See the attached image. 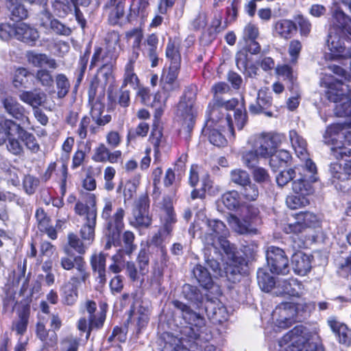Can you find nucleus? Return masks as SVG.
<instances>
[{"mask_svg": "<svg viewBox=\"0 0 351 351\" xmlns=\"http://www.w3.org/2000/svg\"><path fill=\"white\" fill-rule=\"evenodd\" d=\"M205 226L206 230L202 235V239L205 245L213 247L215 252L221 247L227 255L228 261V267L226 268V273H245V260L236 255L234 246L226 239L228 230L223 222L218 219H206Z\"/></svg>", "mask_w": 351, "mask_h": 351, "instance_id": "obj_1", "label": "nucleus"}, {"mask_svg": "<svg viewBox=\"0 0 351 351\" xmlns=\"http://www.w3.org/2000/svg\"><path fill=\"white\" fill-rule=\"evenodd\" d=\"M285 140L283 134L272 132L261 133L250 137L248 144L252 149L243 152V163L249 168H254L258 164L260 158L272 157Z\"/></svg>", "mask_w": 351, "mask_h": 351, "instance_id": "obj_2", "label": "nucleus"}, {"mask_svg": "<svg viewBox=\"0 0 351 351\" xmlns=\"http://www.w3.org/2000/svg\"><path fill=\"white\" fill-rule=\"evenodd\" d=\"M219 114L220 112L215 109L211 113H208V119L203 129V132L208 136L211 144L217 147H223L227 144V140L221 131L224 132L225 130H228L231 136L234 137V124L230 114H227L225 118H221Z\"/></svg>", "mask_w": 351, "mask_h": 351, "instance_id": "obj_3", "label": "nucleus"}, {"mask_svg": "<svg viewBox=\"0 0 351 351\" xmlns=\"http://www.w3.org/2000/svg\"><path fill=\"white\" fill-rule=\"evenodd\" d=\"M321 84L325 88L326 95L328 100L336 103V114L339 117L351 116V99L346 95L343 83L336 80L331 75H327L322 79Z\"/></svg>", "mask_w": 351, "mask_h": 351, "instance_id": "obj_4", "label": "nucleus"}, {"mask_svg": "<svg viewBox=\"0 0 351 351\" xmlns=\"http://www.w3.org/2000/svg\"><path fill=\"white\" fill-rule=\"evenodd\" d=\"M323 138L326 144L333 145L331 154L336 159H343L348 149L345 143H351V128L345 124H332L326 128Z\"/></svg>", "mask_w": 351, "mask_h": 351, "instance_id": "obj_5", "label": "nucleus"}, {"mask_svg": "<svg viewBox=\"0 0 351 351\" xmlns=\"http://www.w3.org/2000/svg\"><path fill=\"white\" fill-rule=\"evenodd\" d=\"M238 105V100L232 99L227 101L223 99H217L212 108L210 110L209 113H211L215 109L220 112L219 117L225 118L227 114L232 117V114L228 111L233 110L234 120L236 127L238 130L243 129L247 122V114L245 109L243 107L237 108ZM232 119V118L231 117Z\"/></svg>", "mask_w": 351, "mask_h": 351, "instance_id": "obj_6", "label": "nucleus"}, {"mask_svg": "<svg viewBox=\"0 0 351 351\" xmlns=\"http://www.w3.org/2000/svg\"><path fill=\"white\" fill-rule=\"evenodd\" d=\"M75 213L84 217V223L80 230V234L84 241L91 243L95 238V228L97 221V209L88 208L82 202H77L75 206Z\"/></svg>", "mask_w": 351, "mask_h": 351, "instance_id": "obj_7", "label": "nucleus"}, {"mask_svg": "<svg viewBox=\"0 0 351 351\" xmlns=\"http://www.w3.org/2000/svg\"><path fill=\"white\" fill-rule=\"evenodd\" d=\"M309 341L302 326H295L278 342V351H302Z\"/></svg>", "mask_w": 351, "mask_h": 351, "instance_id": "obj_8", "label": "nucleus"}, {"mask_svg": "<svg viewBox=\"0 0 351 351\" xmlns=\"http://www.w3.org/2000/svg\"><path fill=\"white\" fill-rule=\"evenodd\" d=\"M173 304L175 308L182 312L183 319L190 325V329L192 331L191 337L195 339L200 338L201 333L206 326L204 317L180 301L175 300L173 302Z\"/></svg>", "mask_w": 351, "mask_h": 351, "instance_id": "obj_9", "label": "nucleus"}, {"mask_svg": "<svg viewBox=\"0 0 351 351\" xmlns=\"http://www.w3.org/2000/svg\"><path fill=\"white\" fill-rule=\"evenodd\" d=\"M112 210V202L108 199H106L101 217L106 221V229L111 230L113 239L117 240L118 231L123 230L124 228L123 218L125 213L124 209L120 207L111 215Z\"/></svg>", "mask_w": 351, "mask_h": 351, "instance_id": "obj_10", "label": "nucleus"}, {"mask_svg": "<svg viewBox=\"0 0 351 351\" xmlns=\"http://www.w3.org/2000/svg\"><path fill=\"white\" fill-rule=\"evenodd\" d=\"M266 258L271 273L285 275L289 272V259L281 248L269 247L266 252Z\"/></svg>", "mask_w": 351, "mask_h": 351, "instance_id": "obj_11", "label": "nucleus"}, {"mask_svg": "<svg viewBox=\"0 0 351 351\" xmlns=\"http://www.w3.org/2000/svg\"><path fill=\"white\" fill-rule=\"evenodd\" d=\"M149 199L146 195L138 198L129 218L130 224L135 228H147L151 225L152 219L149 215Z\"/></svg>", "mask_w": 351, "mask_h": 351, "instance_id": "obj_12", "label": "nucleus"}, {"mask_svg": "<svg viewBox=\"0 0 351 351\" xmlns=\"http://www.w3.org/2000/svg\"><path fill=\"white\" fill-rule=\"evenodd\" d=\"M343 34L332 29L329 31L327 45L330 51L328 56L331 60H346L351 52V48H346L344 45Z\"/></svg>", "mask_w": 351, "mask_h": 351, "instance_id": "obj_13", "label": "nucleus"}, {"mask_svg": "<svg viewBox=\"0 0 351 351\" xmlns=\"http://www.w3.org/2000/svg\"><path fill=\"white\" fill-rule=\"evenodd\" d=\"M295 314L294 305L289 302L281 303L272 313V319L280 328H287L291 326Z\"/></svg>", "mask_w": 351, "mask_h": 351, "instance_id": "obj_14", "label": "nucleus"}, {"mask_svg": "<svg viewBox=\"0 0 351 351\" xmlns=\"http://www.w3.org/2000/svg\"><path fill=\"white\" fill-rule=\"evenodd\" d=\"M204 304L208 319L214 324H220L227 320V309L218 299L206 300Z\"/></svg>", "mask_w": 351, "mask_h": 351, "instance_id": "obj_15", "label": "nucleus"}, {"mask_svg": "<svg viewBox=\"0 0 351 351\" xmlns=\"http://www.w3.org/2000/svg\"><path fill=\"white\" fill-rule=\"evenodd\" d=\"M81 279L77 276H72L60 289L62 302L67 306H73L78 298V287Z\"/></svg>", "mask_w": 351, "mask_h": 351, "instance_id": "obj_16", "label": "nucleus"}, {"mask_svg": "<svg viewBox=\"0 0 351 351\" xmlns=\"http://www.w3.org/2000/svg\"><path fill=\"white\" fill-rule=\"evenodd\" d=\"M197 110L192 99H182L178 105L177 115L182 120V125L191 130L194 124Z\"/></svg>", "mask_w": 351, "mask_h": 351, "instance_id": "obj_17", "label": "nucleus"}, {"mask_svg": "<svg viewBox=\"0 0 351 351\" xmlns=\"http://www.w3.org/2000/svg\"><path fill=\"white\" fill-rule=\"evenodd\" d=\"M5 110L14 119L21 121L22 124L28 127L30 125V121L28 117L25 114V110L16 99L12 97L5 98L3 101Z\"/></svg>", "mask_w": 351, "mask_h": 351, "instance_id": "obj_18", "label": "nucleus"}, {"mask_svg": "<svg viewBox=\"0 0 351 351\" xmlns=\"http://www.w3.org/2000/svg\"><path fill=\"white\" fill-rule=\"evenodd\" d=\"M276 287L278 289V293L290 296L300 297L304 292V285L293 278L278 281Z\"/></svg>", "mask_w": 351, "mask_h": 351, "instance_id": "obj_19", "label": "nucleus"}, {"mask_svg": "<svg viewBox=\"0 0 351 351\" xmlns=\"http://www.w3.org/2000/svg\"><path fill=\"white\" fill-rule=\"evenodd\" d=\"M60 265L64 269L71 270L75 267L78 271L82 282H85L89 278L90 274L86 269V263L83 257L75 256L73 260L69 257H62L60 260Z\"/></svg>", "mask_w": 351, "mask_h": 351, "instance_id": "obj_20", "label": "nucleus"}, {"mask_svg": "<svg viewBox=\"0 0 351 351\" xmlns=\"http://www.w3.org/2000/svg\"><path fill=\"white\" fill-rule=\"evenodd\" d=\"M138 59L137 52L131 53L128 58V62L125 66L123 80L122 88H125L130 85L132 88L135 89L138 85V78L134 73V64Z\"/></svg>", "mask_w": 351, "mask_h": 351, "instance_id": "obj_21", "label": "nucleus"}, {"mask_svg": "<svg viewBox=\"0 0 351 351\" xmlns=\"http://www.w3.org/2000/svg\"><path fill=\"white\" fill-rule=\"evenodd\" d=\"M15 36L18 40L33 46L38 39L39 34L36 29L21 23L15 25Z\"/></svg>", "mask_w": 351, "mask_h": 351, "instance_id": "obj_22", "label": "nucleus"}, {"mask_svg": "<svg viewBox=\"0 0 351 351\" xmlns=\"http://www.w3.org/2000/svg\"><path fill=\"white\" fill-rule=\"evenodd\" d=\"M90 0H53L52 8L54 13L59 17H64L73 11L76 4L87 6Z\"/></svg>", "mask_w": 351, "mask_h": 351, "instance_id": "obj_23", "label": "nucleus"}, {"mask_svg": "<svg viewBox=\"0 0 351 351\" xmlns=\"http://www.w3.org/2000/svg\"><path fill=\"white\" fill-rule=\"evenodd\" d=\"M347 154L344 157H348L350 159H346V163L343 167L337 162L330 165V171L332 177L337 180L344 181L351 178V149H346Z\"/></svg>", "mask_w": 351, "mask_h": 351, "instance_id": "obj_24", "label": "nucleus"}, {"mask_svg": "<svg viewBox=\"0 0 351 351\" xmlns=\"http://www.w3.org/2000/svg\"><path fill=\"white\" fill-rule=\"evenodd\" d=\"M291 263L294 272L300 276H305L311 269V257L302 252L292 256Z\"/></svg>", "mask_w": 351, "mask_h": 351, "instance_id": "obj_25", "label": "nucleus"}, {"mask_svg": "<svg viewBox=\"0 0 351 351\" xmlns=\"http://www.w3.org/2000/svg\"><path fill=\"white\" fill-rule=\"evenodd\" d=\"M144 55L149 58L151 62V66L156 67L159 62L158 54L157 52L158 38L155 34L149 35L145 40Z\"/></svg>", "mask_w": 351, "mask_h": 351, "instance_id": "obj_26", "label": "nucleus"}, {"mask_svg": "<svg viewBox=\"0 0 351 351\" xmlns=\"http://www.w3.org/2000/svg\"><path fill=\"white\" fill-rule=\"evenodd\" d=\"M180 44L178 40L170 38L167 44L165 55L169 62V67L180 68Z\"/></svg>", "mask_w": 351, "mask_h": 351, "instance_id": "obj_27", "label": "nucleus"}, {"mask_svg": "<svg viewBox=\"0 0 351 351\" xmlns=\"http://www.w3.org/2000/svg\"><path fill=\"white\" fill-rule=\"evenodd\" d=\"M27 62L35 67L48 66L49 69H56L58 64L56 60L49 58L45 53H38L34 51H27L26 53Z\"/></svg>", "mask_w": 351, "mask_h": 351, "instance_id": "obj_28", "label": "nucleus"}, {"mask_svg": "<svg viewBox=\"0 0 351 351\" xmlns=\"http://www.w3.org/2000/svg\"><path fill=\"white\" fill-rule=\"evenodd\" d=\"M271 105V98L267 95L265 91L260 90L258 92L256 102L250 105L249 109L253 114L264 113L267 117H272L273 114L266 110Z\"/></svg>", "mask_w": 351, "mask_h": 351, "instance_id": "obj_29", "label": "nucleus"}, {"mask_svg": "<svg viewBox=\"0 0 351 351\" xmlns=\"http://www.w3.org/2000/svg\"><path fill=\"white\" fill-rule=\"evenodd\" d=\"M74 143V138L72 136H69L64 140L61 147L60 160L62 162V169L63 179L62 188H64L66 184V179L67 176V162L70 159V154L72 152Z\"/></svg>", "mask_w": 351, "mask_h": 351, "instance_id": "obj_30", "label": "nucleus"}, {"mask_svg": "<svg viewBox=\"0 0 351 351\" xmlns=\"http://www.w3.org/2000/svg\"><path fill=\"white\" fill-rule=\"evenodd\" d=\"M21 128L19 124L10 119H0V145L3 144L8 138L13 136L15 133L18 135Z\"/></svg>", "mask_w": 351, "mask_h": 351, "instance_id": "obj_31", "label": "nucleus"}, {"mask_svg": "<svg viewBox=\"0 0 351 351\" xmlns=\"http://www.w3.org/2000/svg\"><path fill=\"white\" fill-rule=\"evenodd\" d=\"M289 141L297 156L300 159H306L307 156V143L306 140L295 130L289 132Z\"/></svg>", "mask_w": 351, "mask_h": 351, "instance_id": "obj_32", "label": "nucleus"}, {"mask_svg": "<svg viewBox=\"0 0 351 351\" xmlns=\"http://www.w3.org/2000/svg\"><path fill=\"white\" fill-rule=\"evenodd\" d=\"M329 326L339 339L340 343L347 346L351 343V330L346 325L335 319L328 321Z\"/></svg>", "mask_w": 351, "mask_h": 351, "instance_id": "obj_33", "label": "nucleus"}, {"mask_svg": "<svg viewBox=\"0 0 351 351\" xmlns=\"http://www.w3.org/2000/svg\"><path fill=\"white\" fill-rule=\"evenodd\" d=\"M332 16L333 24L337 27V29H331L341 34L347 32L351 35V19L339 9L335 11Z\"/></svg>", "mask_w": 351, "mask_h": 351, "instance_id": "obj_34", "label": "nucleus"}, {"mask_svg": "<svg viewBox=\"0 0 351 351\" xmlns=\"http://www.w3.org/2000/svg\"><path fill=\"white\" fill-rule=\"evenodd\" d=\"M296 29L295 24L287 19L280 20L274 25L275 33L285 39L290 38Z\"/></svg>", "mask_w": 351, "mask_h": 351, "instance_id": "obj_35", "label": "nucleus"}, {"mask_svg": "<svg viewBox=\"0 0 351 351\" xmlns=\"http://www.w3.org/2000/svg\"><path fill=\"white\" fill-rule=\"evenodd\" d=\"M104 110V106L101 102H95L91 107V118L98 126H104L111 121V115H102Z\"/></svg>", "mask_w": 351, "mask_h": 351, "instance_id": "obj_36", "label": "nucleus"}, {"mask_svg": "<svg viewBox=\"0 0 351 351\" xmlns=\"http://www.w3.org/2000/svg\"><path fill=\"white\" fill-rule=\"evenodd\" d=\"M6 5L12 20L21 21L27 17L28 11L20 0L8 1Z\"/></svg>", "mask_w": 351, "mask_h": 351, "instance_id": "obj_37", "label": "nucleus"}, {"mask_svg": "<svg viewBox=\"0 0 351 351\" xmlns=\"http://www.w3.org/2000/svg\"><path fill=\"white\" fill-rule=\"evenodd\" d=\"M45 93L37 91H23L19 95L20 99L31 106L33 109L41 106L44 102Z\"/></svg>", "mask_w": 351, "mask_h": 351, "instance_id": "obj_38", "label": "nucleus"}, {"mask_svg": "<svg viewBox=\"0 0 351 351\" xmlns=\"http://www.w3.org/2000/svg\"><path fill=\"white\" fill-rule=\"evenodd\" d=\"M163 223L162 230L166 234H170L172 230L173 226L176 222V217L171 204L169 202L164 208V214L162 217Z\"/></svg>", "mask_w": 351, "mask_h": 351, "instance_id": "obj_39", "label": "nucleus"}, {"mask_svg": "<svg viewBox=\"0 0 351 351\" xmlns=\"http://www.w3.org/2000/svg\"><path fill=\"white\" fill-rule=\"evenodd\" d=\"M270 167L274 170L280 167H284L291 160V156L290 153L285 149H276V153L269 158Z\"/></svg>", "mask_w": 351, "mask_h": 351, "instance_id": "obj_40", "label": "nucleus"}, {"mask_svg": "<svg viewBox=\"0 0 351 351\" xmlns=\"http://www.w3.org/2000/svg\"><path fill=\"white\" fill-rule=\"evenodd\" d=\"M193 274L199 285L205 289H209L212 285V278L207 269L201 265H197Z\"/></svg>", "mask_w": 351, "mask_h": 351, "instance_id": "obj_41", "label": "nucleus"}, {"mask_svg": "<svg viewBox=\"0 0 351 351\" xmlns=\"http://www.w3.org/2000/svg\"><path fill=\"white\" fill-rule=\"evenodd\" d=\"M124 1L125 0H110V4L112 7L109 13V21L112 25L119 23V20L123 17L124 14Z\"/></svg>", "mask_w": 351, "mask_h": 351, "instance_id": "obj_42", "label": "nucleus"}, {"mask_svg": "<svg viewBox=\"0 0 351 351\" xmlns=\"http://www.w3.org/2000/svg\"><path fill=\"white\" fill-rule=\"evenodd\" d=\"M292 189L295 193L303 197L309 195L313 193L311 184L302 176H300L299 178L293 180Z\"/></svg>", "mask_w": 351, "mask_h": 351, "instance_id": "obj_43", "label": "nucleus"}, {"mask_svg": "<svg viewBox=\"0 0 351 351\" xmlns=\"http://www.w3.org/2000/svg\"><path fill=\"white\" fill-rule=\"evenodd\" d=\"M184 298L195 304L198 308L200 304L203 303V295L197 287L190 285H184L182 291Z\"/></svg>", "mask_w": 351, "mask_h": 351, "instance_id": "obj_44", "label": "nucleus"}, {"mask_svg": "<svg viewBox=\"0 0 351 351\" xmlns=\"http://www.w3.org/2000/svg\"><path fill=\"white\" fill-rule=\"evenodd\" d=\"M257 280L259 287L265 292L270 291L276 285L274 277L267 273L264 269L258 270Z\"/></svg>", "mask_w": 351, "mask_h": 351, "instance_id": "obj_45", "label": "nucleus"}, {"mask_svg": "<svg viewBox=\"0 0 351 351\" xmlns=\"http://www.w3.org/2000/svg\"><path fill=\"white\" fill-rule=\"evenodd\" d=\"M295 219L299 220L302 223L303 226H305V229L307 228H315L319 227L320 225L319 219L310 212H301L297 213L295 216Z\"/></svg>", "mask_w": 351, "mask_h": 351, "instance_id": "obj_46", "label": "nucleus"}, {"mask_svg": "<svg viewBox=\"0 0 351 351\" xmlns=\"http://www.w3.org/2000/svg\"><path fill=\"white\" fill-rule=\"evenodd\" d=\"M73 249L78 254H82L86 252V247L78 237L71 233L68 235V246H65L64 251L67 255H71V250Z\"/></svg>", "mask_w": 351, "mask_h": 351, "instance_id": "obj_47", "label": "nucleus"}, {"mask_svg": "<svg viewBox=\"0 0 351 351\" xmlns=\"http://www.w3.org/2000/svg\"><path fill=\"white\" fill-rule=\"evenodd\" d=\"M75 130V133L82 140L87 137L88 130L89 129L92 134L97 132V128L90 125V118L86 115L84 116L80 121Z\"/></svg>", "mask_w": 351, "mask_h": 351, "instance_id": "obj_48", "label": "nucleus"}, {"mask_svg": "<svg viewBox=\"0 0 351 351\" xmlns=\"http://www.w3.org/2000/svg\"><path fill=\"white\" fill-rule=\"evenodd\" d=\"M19 138H20L25 145L27 148L34 153H36L40 149V146L35 138V136L27 132L23 128H21L19 134Z\"/></svg>", "mask_w": 351, "mask_h": 351, "instance_id": "obj_49", "label": "nucleus"}, {"mask_svg": "<svg viewBox=\"0 0 351 351\" xmlns=\"http://www.w3.org/2000/svg\"><path fill=\"white\" fill-rule=\"evenodd\" d=\"M227 220L229 226L239 234H246L250 231V223L247 220L241 221L238 217L232 215L228 216Z\"/></svg>", "mask_w": 351, "mask_h": 351, "instance_id": "obj_50", "label": "nucleus"}, {"mask_svg": "<svg viewBox=\"0 0 351 351\" xmlns=\"http://www.w3.org/2000/svg\"><path fill=\"white\" fill-rule=\"evenodd\" d=\"M107 49L109 52H112V58H117V49L120 48L119 40L120 37L118 32L112 31L107 34L106 38Z\"/></svg>", "mask_w": 351, "mask_h": 351, "instance_id": "obj_51", "label": "nucleus"}, {"mask_svg": "<svg viewBox=\"0 0 351 351\" xmlns=\"http://www.w3.org/2000/svg\"><path fill=\"white\" fill-rule=\"evenodd\" d=\"M29 313L27 311L23 310L19 314V319L13 322L12 329L16 331L17 335H23L27 328Z\"/></svg>", "mask_w": 351, "mask_h": 351, "instance_id": "obj_52", "label": "nucleus"}, {"mask_svg": "<svg viewBox=\"0 0 351 351\" xmlns=\"http://www.w3.org/2000/svg\"><path fill=\"white\" fill-rule=\"evenodd\" d=\"M221 201L228 209H235L240 205V195L237 191H231L221 196Z\"/></svg>", "mask_w": 351, "mask_h": 351, "instance_id": "obj_53", "label": "nucleus"}, {"mask_svg": "<svg viewBox=\"0 0 351 351\" xmlns=\"http://www.w3.org/2000/svg\"><path fill=\"white\" fill-rule=\"evenodd\" d=\"M56 84L58 98L64 97L70 89V83L66 76L62 73L58 74L56 76Z\"/></svg>", "mask_w": 351, "mask_h": 351, "instance_id": "obj_54", "label": "nucleus"}, {"mask_svg": "<svg viewBox=\"0 0 351 351\" xmlns=\"http://www.w3.org/2000/svg\"><path fill=\"white\" fill-rule=\"evenodd\" d=\"M241 195L249 201H254L259 195V191L256 184L252 183L251 180L247 184L242 186Z\"/></svg>", "mask_w": 351, "mask_h": 351, "instance_id": "obj_55", "label": "nucleus"}, {"mask_svg": "<svg viewBox=\"0 0 351 351\" xmlns=\"http://www.w3.org/2000/svg\"><path fill=\"white\" fill-rule=\"evenodd\" d=\"M298 169V168H294L280 171L276 178L277 184L280 187L287 184L291 180H293L295 178L296 170Z\"/></svg>", "mask_w": 351, "mask_h": 351, "instance_id": "obj_56", "label": "nucleus"}, {"mask_svg": "<svg viewBox=\"0 0 351 351\" xmlns=\"http://www.w3.org/2000/svg\"><path fill=\"white\" fill-rule=\"evenodd\" d=\"M286 204L289 208L295 210L309 204V200L301 195H290L287 197Z\"/></svg>", "mask_w": 351, "mask_h": 351, "instance_id": "obj_57", "label": "nucleus"}, {"mask_svg": "<svg viewBox=\"0 0 351 351\" xmlns=\"http://www.w3.org/2000/svg\"><path fill=\"white\" fill-rule=\"evenodd\" d=\"M110 149L104 143H100L95 149L92 159L96 162H106Z\"/></svg>", "mask_w": 351, "mask_h": 351, "instance_id": "obj_58", "label": "nucleus"}, {"mask_svg": "<svg viewBox=\"0 0 351 351\" xmlns=\"http://www.w3.org/2000/svg\"><path fill=\"white\" fill-rule=\"evenodd\" d=\"M231 180L241 186L250 182L249 174L244 170L234 169L230 173Z\"/></svg>", "mask_w": 351, "mask_h": 351, "instance_id": "obj_59", "label": "nucleus"}, {"mask_svg": "<svg viewBox=\"0 0 351 351\" xmlns=\"http://www.w3.org/2000/svg\"><path fill=\"white\" fill-rule=\"evenodd\" d=\"M35 77L43 86L49 87L53 85V78L51 73L47 69L38 70Z\"/></svg>", "mask_w": 351, "mask_h": 351, "instance_id": "obj_60", "label": "nucleus"}, {"mask_svg": "<svg viewBox=\"0 0 351 351\" xmlns=\"http://www.w3.org/2000/svg\"><path fill=\"white\" fill-rule=\"evenodd\" d=\"M163 277V270L162 266L156 261L152 267L150 276V283L152 285L159 286Z\"/></svg>", "mask_w": 351, "mask_h": 351, "instance_id": "obj_61", "label": "nucleus"}, {"mask_svg": "<svg viewBox=\"0 0 351 351\" xmlns=\"http://www.w3.org/2000/svg\"><path fill=\"white\" fill-rule=\"evenodd\" d=\"M106 255L104 253H95L91 256L90 265L93 271L106 269Z\"/></svg>", "mask_w": 351, "mask_h": 351, "instance_id": "obj_62", "label": "nucleus"}, {"mask_svg": "<svg viewBox=\"0 0 351 351\" xmlns=\"http://www.w3.org/2000/svg\"><path fill=\"white\" fill-rule=\"evenodd\" d=\"M180 68L169 67L166 74L161 77V83H167L174 84V86H180L177 80Z\"/></svg>", "mask_w": 351, "mask_h": 351, "instance_id": "obj_63", "label": "nucleus"}, {"mask_svg": "<svg viewBox=\"0 0 351 351\" xmlns=\"http://www.w3.org/2000/svg\"><path fill=\"white\" fill-rule=\"evenodd\" d=\"M202 191L204 195L205 193H208L210 195H215L220 191L219 186L218 185H214L208 175L202 178Z\"/></svg>", "mask_w": 351, "mask_h": 351, "instance_id": "obj_64", "label": "nucleus"}]
</instances>
